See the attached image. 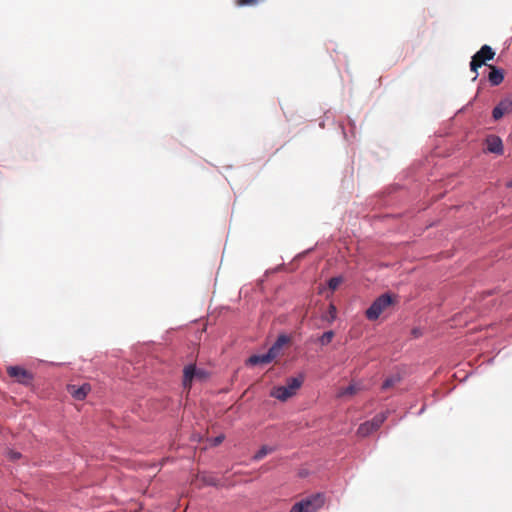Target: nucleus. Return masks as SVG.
<instances>
[{"mask_svg": "<svg viewBox=\"0 0 512 512\" xmlns=\"http://www.w3.org/2000/svg\"><path fill=\"white\" fill-rule=\"evenodd\" d=\"M324 502V495L317 493L295 503L289 512H315L324 505Z\"/></svg>", "mask_w": 512, "mask_h": 512, "instance_id": "nucleus-1", "label": "nucleus"}, {"mask_svg": "<svg viewBox=\"0 0 512 512\" xmlns=\"http://www.w3.org/2000/svg\"><path fill=\"white\" fill-rule=\"evenodd\" d=\"M394 304V298L390 294H383L379 296L372 305L366 310L367 319L374 321Z\"/></svg>", "mask_w": 512, "mask_h": 512, "instance_id": "nucleus-2", "label": "nucleus"}, {"mask_svg": "<svg viewBox=\"0 0 512 512\" xmlns=\"http://www.w3.org/2000/svg\"><path fill=\"white\" fill-rule=\"evenodd\" d=\"M209 377V373L201 368H197L194 364H189L183 369V387L190 390L192 382L204 381Z\"/></svg>", "mask_w": 512, "mask_h": 512, "instance_id": "nucleus-3", "label": "nucleus"}, {"mask_svg": "<svg viewBox=\"0 0 512 512\" xmlns=\"http://www.w3.org/2000/svg\"><path fill=\"white\" fill-rule=\"evenodd\" d=\"M495 56V52L489 45H483L479 51H477L471 59L470 69L472 72L476 73L474 80L478 76V68L484 65L487 61L492 60Z\"/></svg>", "mask_w": 512, "mask_h": 512, "instance_id": "nucleus-4", "label": "nucleus"}, {"mask_svg": "<svg viewBox=\"0 0 512 512\" xmlns=\"http://www.w3.org/2000/svg\"><path fill=\"white\" fill-rule=\"evenodd\" d=\"M7 373L10 377L15 378L21 384H29L31 383L33 376L26 369L20 366H9L7 368Z\"/></svg>", "mask_w": 512, "mask_h": 512, "instance_id": "nucleus-5", "label": "nucleus"}, {"mask_svg": "<svg viewBox=\"0 0 512 512\" xmlns=\"http://www.w3.org/2000/svg\"><path fill=\"white\" fill-rule=\"evenodd\" d=\"M512 113V99L505 98L493 109L492 117L494 120L501 119L504 115Z\"/></svg>", "mask_w": 512, "mask_h": 512, "instance_id": "nucleus-6", "label": "nucleus"}, {"mask_svg": "<svg viewBox=\"0 0 512 512\" xmlns=\"http://www.w3.org/2000/svg\"><path fill=\"white\" fill-rule=\"evenodd\" d=\"M91 390V387L89 384L85 383L80 387H77L76 385H68L67 391L68 393L76 400H83L87 396L88 392Z\"/></svg>", "mask_w": 512, "mask_h": 512, "instance_id": "nucleus-7", "label": "nucleus"}, {"mask_svg": "<svg viewBox=\"0 0 512 512\" xmlns=\"http://www.w3.org/2000/svg\"><path fill=\"white\" fill-rule=\"evenodd\" d=\"M487 151L498 155L503 154L502 140L496 135H490L486 138Z\"/></svg>", "mask_w": 512, "mask_h": 512, "instance_id": "nucleus-8", "label": "nucleus"}, {"mask_svg": "<svg viewBox=\"0 0 512 512\" xmlns=\"http://www.w3.org/2000/svg\"><path fill=\"white\" fill-rule=\"evenodd\" d=\"M270 395L280 401H286L295 394L292 393V391L285 385L274 387L271 390Z\"/></svg>", "mask_w": 512, "mask_h": 512, "instance_id": "nucleus-9", "label": "nucleus"}, {"mask_svg": "<svg viewBox=\"0 0 512 512\" xmlns=\"http://www.w3.org/2000/svg\"><path fill=\"white\" fill-rule=\"evenodd\" d=\"M490 72L488 74V80L493 86L501 84L504 80V73L501 69L495 66H489Z\"/></svg>", "mask_w": 512, "mask_h": 512, "instance_id": "nucleus-10", "label": "nucleus"}, {"mask_svg": "<svg viewBox=\"0 0 512 512\" xmlns=\"http://www.w3.org/2000/svg\"><path fill=\"white\" fill-rule=\"evenodd\" d=\"M270 362H272V360H271V357L267 353L262 354V355H252L247 360V364L252 365V366L268 364Z\"/></svg>", "mask_w": 512, "mask_h": 512, "instance_id": "nucleus-11", "label": "nucleus"}, {"mask_svg": "<svg viewBox=\"0 0 512 512\" xmlns=\"http://www.w3.org/2000/svg\"><path fill=\"white\" fill-rule=\"evenodd\" d=\"M388 417V412H381L376 414L370 421V426L374 431H377L380 426L385 422Z\"/></svg>", "mask_w": 512, "mask_h": 512, "instance_id": "nucleus-12", "label": "nucleus"}, {"mask_svg": "<svg viewBox=\"0 0 512 512\" xmlns=\"http://www.w3.org/2000/svg\"><path fill=\"white\" fill-rule=\"evenodd\" d=\"M388 417V412H381L376 414L370 421V426L374 431H377L380 426L385 422Z\"/></svg>", "mask_w": 512, "mask_h": 512, "instance_id": "nucleus-13", "label": "nucleus"}, {"mask_svg": "<svg viewBox=\"0 0 512 512\" xmlns=\"http://www.w3.org/2000/svg\"><path fill=\"white\" fill-rule=\"evenodd\" d=\"M304 378L302 375L298 377H292L287 380L286 386L292 391V393H296V391L301 387L303 384Z\"/></svg>", "mask_w": 512, "mask_h": 512, "instance_id": "nucleus-14", "label": "nucleus"}, {"mask_svg": "<svg viewBox=\"0 0 512 512\" xmlns=\"http://www.w3.org/2000/svg\"><path fill=\"white\" fill-rule=\"evenodd\" d=\"M374 431V429H372V427L370 426V423L369 421H366L364 423H362L358 429H357V435L360 436V437H367L369 436L370 434H372Z\"/></svg>", "mask_w": 512, "mask_h": 512, "instance_id": "nucleus-15", "label": "nucleus"}, {"mask_svg": "<svg viewBox=\"0 0 512 512\" xmlns=\"http://www.w3.org/2000/svg\"><path fill=\"white\" fill-rule=\"evenodd\" d=\"M360 386L358 384H350L346 388H343L339 391L338 397H344L347 395H354L360 390Z\"/></svg>", "mask_w": 512, "mask_h": 512, "instance_id": "nucleus-16", "label": "nucleus"}, {"mask_svg": "<svg viewBox=\"0 0 512 512\" xmlns=\"http://www.w3.org/2000/svg\"><path fill=\"white\" fill-rule=\"evenodd\" d=\"M399 381H400L399 376L389 377L383 382L382 389L383 390L389 389V388L393 387L395 384H397Z\"/></svg>", "mask_w": 512, "mask_h": 512, "instance_id": "nucleus-17", "label": "nucleus"}, {"mask_svg": "<svg viewBox=\"0 0 512 512\" xmlns=\"http://www.w3.org/2000/svg\"><path fill=\"white\" fill-rule=\"evenodd\" d=\"M343 282V278L341 276H338V277H332L329 281H328V287L329 289H331L332 291H335Z\"/></svg>", "mask_w": 512, "mask_h": 512, "instance_id": "nucleus-18", "label": "nucleus"}, {"mask_svg": "<svg viewBox=\"0 0 512 512\" xmlns=\"http://www.w3.org/2000/svg\"><path fill=\"white\" fill-rule=\"evenodd\" d=\"M333 337H334V332L327 331L319 338V342L321 345H327L332 341Z\"/></svg>", "mask_w": 512, "mask_h": 512, "instance_id": "nucleus-19", "label": "nucleus"}, {"mask_svg": "<svg viewBox=\"0 0 512 512\" xmlns=\"http://www.w3.org/2000/svg\"><path fill=\"white\" fill-rule=\"evenodd\" d=\"M279 353H280V343H274L267 352V354L271 357L272 361L279 355Z\"/></svg>", "mask_w": 512, "mask_h": 512, "instance_id": "nucleus-20", "label": "nucleus"}, {"mask_svg": "<svg viewBox=\"0 0 512 512\" xmlns=\"http://www.w3.org/2000/svg\"><path fill=\"white\" fill-rule=\"evenodd\" d=\"M273 451L272 448L268 447V446H263L255 455H254V459L255 460H260L262 459L263 457H265L267 454L271 453Z\"/></svg>", "mask_w": 512, "mask_h": 512, "instance_id": "nucleus-21", "label": "nucleus"}, {"mask_svg": "<svg viewBox=\"0 0 512 512\" xmlns=\"http://www.w3.org/2000/svg\"><path fill=\"white\" fill-rule=\"evenodd\" d=\"M224 438H225L224 435H219V436L213 438L212 445L217 446V445L221 444L223 442Z\"/></svg>", "mask_w": 512, "mask_h": 512, "instance_id": "nucleus-22", "label": "nucleus"}, {"mask_svg": "<svg viewBox=\"0 0 512 512\" xmlns=\"http://www.w3.org/2000/svg\"><path fill=\"white\" fill-rule=\"evenodd\" d=\"M288 342V338L285 336V335H281L278 337V339L276 340L275 343H280V349L282 348V346Z\"/></svg>", "mask_w": 512, "mask_h": 512, "instance_id": "nucleus-23", "label": "nucleus"}, {"mask_svg": "<svg viewBox=\"0 0 512 512\" xmlns=\"http://www.w3.org/2000/svg\"><path fill=\"white\" fill-rule=\"evenodd\" d=\"M9 456L12 460H16V459H19L20 458V453L18 452H13V451H10L9 452Z\"/></svg>", "mask_w": 512, "mask_h": 512, "instance_id": "nucleus-24", "label": "nucleus"}, {"mask_svg": "<svg viewBox=\"0 0 512 512\" xmlns=\"http://www.w3.org/2000/svg\"><path fill=\"white\" fill-rule=\"evenodd\" d=\"M329 310H330V314H331L332 319H334L335 316H336V308H335V306L334 305H330Z\"/></svg>", "mask_w": 512, "mask_h": 512, "instance_id": "nucleus-25", "label": "nucleus"}, {"mask_svg": "<svg viewBox=\"0 0 512 512\" xmlns=\"http://www.w3.org/2000/svg\"><path fill=\"white\" fill-rule=\"evenodd\" d=\"M506 187L512 189V179L506 183Z\"/></svg>", "mask_w": 512, "mask_h": 512, "instance_id": "nucleus-26", "label": "nucleus"}]
</instances>
